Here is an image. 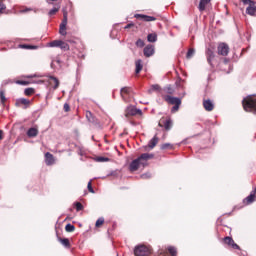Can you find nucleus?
Instances as JSON below:
<instances>
[{
  "label": "nucleus",
  "instance_id": "44",
  "mask_svg": "<svg viewBox=\"0 0 256 256\" xmlns=\"http://www.w3.org/2000/svg\"><path fill=\"white\" fill-rule=\"evenodd\" d=\"M170 145H171V144H168V143L163 144L162 147H161V149H167V147H170Z\"/></svg>",
  "mask_w": 256,
  "mask_h": 256
},
{
  "label": "nucleus",
  "instance_id": "30",
  "mask_svg": "<svg viewBox=\"0 0 256 256\" xmlns=\"http://www.w3.org/2000/svg\"><path fill=\"white\" fill-rule=\"evenodd\" d=\"M60 243H61L64 247H69V239H67V238L60 239Z\"/></svg>",
  "mask_w": 256,
  "mask_h": 256
},
{
  "label": "nucleus",
  "instance_id": "35",
  "mask_svg": "<svg viewBox=\"0 0 256 256\" xmlns=\"http://www.w3.org/2000/svg\"><path fill=\"white\" fill-rule=\"evenodd\" d=\"M193 55H195V50L190 49L187 53V59H191V57H193Z\"/></svg>",
  "mask_w": 256,
  "mask_h": 256
},
{
  "label": "nucleus",
  "instance_id": "40",
  "mask_svg": "<svg viewBox=\"0 0 256 256\" xmlns=\"http://www.w3.org/2000/svg\"><path fill=\"white\" fill-rule=\"evenodd\" d=\"M59 11V8H53L52 10L49 11V15H55Z\"/></svg>",
  "mask_w": 256,
  "mask_h": 256
},
{
  "label": "nucleus",
  "instance_id": "46",
  "mask_svg": "<svg viewBox=\"0 0 256 256\" xmlns=\"http://www.w3.org/2000/svg\"><path fill=\"white\" fill-rule=\"evenodd\" d=\"M35 77H37V75L26 76L27 79H33V78H35Z\"/></svg>",
  "mask_w": 256,
  "mask_h": 256
},
{
  "label": "nucleus",
  "instance_id": "13",
  "mask_svg": "<svg viewBox=\"0 0 256 256\" xmlns=\"http://www.w3.org/2000/svg\"><path fill=\"white\" fill-rule=\"evenodd\" d=\"M224 243H226V245H230L233 249H239V245H237L231 237L224 238Z\"/></svg>",
  "mask_w": 256,
  "mask_h": 256
},
{
  "label": "nucleus",
  "instance_id": "12",
  "mask_svg": "<svg viewBox=\"0 0 256 256\" xmlns=\"http://www.w3.org/2000/svg\"><path fill=\"white\" fill-rule=\"evenodd\" d=\"M256 197V188L251 192V194L244 200L245 205H250V203H253L255 201Z\"/></svg>",
  "mask_w": 256,
  "mask_h": 256
},
{
  "label": "nucleus",
  "instance_id": "52",
  "mask_svg": "<svg viewBox=\"0 0 256 256\" xmlns=\"http://www.w3.org/2000/svg\"><path fill=\"white\" fill-rule=\"evenodd\" d=\"M51 1H57V0H51Z\"/></svg>",
  "mask_w": 256,
  "mask_h": 256
},
{
  "label": "nucleus",
  "instance_id": "33",
  "mask_svg": "<svg viewBox=\"0 0 256 256\" xmlns=\"http://www.w3.org/2000/svg\"><path fill=\"white\" fill-rule=\"evenodd\" d=\"M103 223H105V219L99 218V219L96 221V227H101V225H103Z\"/></svg>",
  "mask_w": 256,
  "mask_h": 256
},
{
  "label": "nucleus",
  "instance_id": "37",
  "mask_svg": "<svg viewBox=\"0 0 256 256\" xmlns=\"http://www.w3.org/2000/svg\"><path fill=\"white\" fill-rule=\"evenodd\" d=\"M136 45L137 47H144L145 42H143V40L140 39V40H137Z\"/></svg>",
  "mask_w": 256,
  "mask_h": 256
},
{
  "label": "nucleus",
  "instance_id": "50",
  "mask_svg": "<svg viewBox=\"0 0 256 256\" xmlns=\"http://www.w3.org/2000/svg\"><path fill=\"white\" fill-rule=\"evenodd\" d=\"M129 27H131V24L127 25V26L125 27V29H129Z\"/></svg>",
  "mask_w": 256,
  "mask_h": 256
},
{
  "label": "nucleus",
  "instance_id": "11",
  "mask_svg": "<svg viewBox=\"0 0 256 256\" xmlns=\"http://www.w3.org/2000/svg\"><path fill=\"white\" fill-rule=\"evenodd\" d=\"M155 54V48L151 45H148L144 48L145 57H151Z\"/></svg>",
  "mask_w": 256,
  "mask_h": 256
},
{
  "label": "nucleus",
  "instance_id": "7",
  "mask_svg": "<svg viewBox=\"0 0 256 256\" xmlns=\"http://www.w3.org/2000/svg\"><path fill=\"white\" fill-rule=\"evenodd\" d=\"M159 143V138L157 136H154L148 143V145L145 147V151H149L153 149L157 144Z\"/></svg>",
  "mask_w": 256,
  "mask_h": 256
},
{
  "label": "nucleus",
  "instance_id": "39",
  "mask_svg": "<svg viewBox=\"0 0 256 256\" xmlns=\"http://www.w3.org/2000/svg\"><path fill=\"white\" fill-rule=\"evenodd\" d=\"M76 211H81L83 209V205L79 202H77L76 204Z\"/></svg>",
  "mask_w": 256,
  "mask_h": 256
},
{
  "label": "nucleus",
  "instance_id": "3",
  "mask_svg": "<svg viewBox=\"0 0 256 256\" xmlns=\"http://www.w3.org/2000/svg\"><path fill=\"white\" fill-rule=\"evenodd\" d=\"M150 253H151V250L147 246H144V245L137 246L134 249L135 256H147Z\"/></svg>",
  "mask_w": 256,
  "mask_h": 256
},
{
  "label": "nucleus",
  "instance_id": "45",
  "mask_svg": "<svg viewBox=\"0 0 256 256\" xmlns=\"http://www.w3.org/2000/svg\"><path fill=\"white\" fill-rule=\"evenodd\" d=\"M69 109H70L69 104H64V110L69 111Z\"/></svg>",
  "mask_w": 256,
  "mask_h": 256
},
{
  "label": "nucleus",
  "instance_id": "22",
  "mask_svg": "<svg viewBox=\"0 0 256 256\" xmlns=\"http://www.w3.org/2000/svg\"><path fill=\"white\" fill-rule=\"evenodd\" d=\"M61 40H54L47 44V47H60Z\"/></svg>",
  "mask_w": 256,
  "mask_h": 256
},
{
  "label": "nucleus",
  "instance_id": "9",
  "mask_svg": "<svg viewBox=\"0 0 256 256\" xmlns=\"http://www.w3.org/2000/svg\"><path fill=\"white\" fill-rule=\"evenodd\" d=\"M218 53L219 55H228L229 54V46H227V44H220L218 46Z\"/></svg>",
  "mask_w": 256,
  "mask_h": 256
},
{
  "label": "nucleus",
  "instance_id": "38",
  "mask_svg": "<svg viewBox=\"0 0 256 256\" xmlns=\"http://www.w3.org/2000/svg\"><path fill=\"white\" fill-rule=\"evenodd\" d=\"M21 49H37L36 46H26V45H20Z\"/></svg>",
  "mask_w": 256,
  "mask_h": 256
},
{
  "label": "nucleus",
  "instance_id": "10",
  "mask_svg": "<svg viewBox=\"0 0 256 256\" xmlns=\"http://www.w3.org/2000/svg\"><path fill=\"white\" fill-rule=\"evenodd\" d=\"M165 101H167V103H170V105H181V99L172 96H166Z\"/></svg>",
  "mask_w": 256,
  "mask_h": 256
},
{
  "label": "nucleus",
  "instance_id": "51",
  "mask_svg": "<svg viewBox=\"0 0 256 256\" xmlns=\"http://www.w3.org/2000/svg\"><path fill=\"white\" fill-rule=\"evenodd\" d=\"M159 256H165V254H160Z\"/></svg>",
  "mask_w": 256,
  "mask_h": 256
},
{
  "label": "nucleus",
  "instance_id": "27",
  "mask_svg": "<svg viewBox=\"0 0 256 256\" xmlns=\"http://www.w3.org/2000/svg\"><path fill=\"white\" fill-rule=\"evenodd\" d=\"M59 47H60V49H64V51H67L69 49V44L60 40V46Z\"/></svg>",
  "mask_w": 256,
  "mask_h": 256
},
{
  "label": "nucleus",
  "instance_id": "34",
  "mask_svg": "<svg viewBox=\"0 0 256 256\" xmlns=\"http://www.w3.org/2000/svg\"><path fill=\"white\" fill-rule=\"evenodd\" d=\"M0 99L2 104L7 101V98H5V93L3 91H0Z\"/></svg>",
  "mask_w": 256,
  "mask_h": 256
},
{
  "label": "nucleus",
  "instance_id": "15",
  "mask_svg": "<svg viewBox=\"0 0 256 256\" xmlns=\"http://www.w3.org/2000/svg\"><path fill=\"white\" fill-rule=\"evenodd\" d=\"M204 108L206 109V111H213V102H211V100H205L203 103Z\"/></svg>",
  "mask_w": 256,
  "mask_h": 256
},
{
  "label": "nucleus",
  "instance_id": "1",
  "mask_svg": "<svg viewBox=\"0 0 256 256\" xmlns=\"http://www.w3.org/2000/svg\"><path fill=\"white\" fill-rule=\"evenodd\" d=\"M242 105L244 111H248L250 113H256V95H249L243 99Z\"/></svg>",
  "mask_w": 256,
  "mask_h": 256
},
{
  "label": "nucleus",
  "instance_id": "48",
  "mask_svg": "<svg viewBox=\"0 0 256 256\" xmlns=\"http://www.w3.org/2000/svg\"><path fill=\"white\" fill-rule=\"evenodd\" d=\"M3 139V131L0 130V141Z\"/></svg>",
  "mask_w": 256,
  "mask_h": 256
},
{
  "label": "nucleus",
  "instance_id": "16",
  "mask_svg": "<svg viewBox=\"0 0 256 256\" xmlns=\"http://www.w3.org/2000/svg\"><path fill=\"white\" fill-rule=\"evenodd\" d=\"M209 3H211V0H201L199 3V11H205V8Z\"/></svg>",
  "mask_w": 256,
  "mask_h": 256
},
{
  "label": "nucleus",
  "instance_id": "31",
  "mask_svg": "<svg viewBox=\"0 0 256 256\" xmlns=\"http://www.w3.org/2000/svg\"><path fill=\"white\" fill-rule=\"evenodd\" d=\"M148 91L149 93H152V91H159V85L157 84L152 85Z\"/></svg>",
  "mask_w": 256,
  "mask_h": 256
},
{
  "label": "nucleus",
  "instance_id": "14",
  "mask_svg": "<svg viewBox=\"0 0 256 256\" xmlns=\"http://www.w3.org/2000/svg\"><path fill=\"white\" fill-rule=\"evenodd\" d=\"M45 161L46 165H53V163H55V158H53V155L51 153H46Z\"/></svg>",
  "mask_w": 256,
  "mask_h": 256
},
{
  "label": "nucleus",
  "instance_id": "4",
  "mask_svg": "<svg viewBox=\"0 0 256 256\" xmlns=\"http://www.w3.org/2000/svg\"><path fill=\"white\" fill-rule=\"evenodd\" d=\"M247 5H249L246 8L247 15H251V17H256V5H255V2H252L250 0V2L247 3Z\"/></svg>",
  "mask_w": 256,
  "mask_h": 256
},
{
  "label": "nucleus",
  "instance_id": "41",
  "mask_svg": "<svg viewBox=\"0 0 256 256\" xmlns=\"http://www.w3.org/2000/svg\"><path fill=\"white\" fill-rule=\"evenodd\" d=\"M3 11H5V4L0 0V13H3Z\"/></svg>",
  "mask_w": 256,
  "mask_h": 256
},
{
  "label": "nucleus",
  "instance_id": "8",
  "mask_svg": "<svg viewBox=\"0 0 256 256\" xmlns=\"http://www.w3.org/2000/svg\"><path fill=\"white\" fill-rule=\"evenodd\" d=\"M135 18L142 19V21H146V22L157 21V18H155L153 16L143 15V14H136Z\"/></svg>",
  "mask_w": 256,
  "mask_h": 256
},
{
  "label": "nucleus",
  "instance_id": "2",
  "mask_svg": "<svg viewBox=\"0 0 256 256\" xmlns=\"http://www.w3.org/2000/svg\"><path fill=\"white\" fill-rule=\"evenodd\" d=\"M151 155L144 153L142 154L138 159L133 160L130 164V171H137V169H139V167H141V165L143 167H145V165H147V161H149V159H151Z\"/></svg>",
  "mask_w": 256,
  "mask_h": 256
},
{
  "label": "nucleus",
  "instance_id": "32",
  "mask_svg": "<svg viewBox=\"0 0 256 256\" xmlns=\"http://www.w3.org/2000/svg\"><path fill=\"white\" fill-rule=\"evenodd\" d=\"M168 251H169V253H170L172 256H176V255H177V250H176L174 247H169V248H168Z\"/></svg>",
  "mask_w": 256,
  "mask_h": 256
},
{
  "label": "nucleus",
  "instance_id": "17",
  "mask_svg": "<svg viewBox=\"0 0 256 256\" xmlns=\"http://www.w3.org/2000/svg\"><path fill=\"white\" fill-rule=\"evenodd\" d=\"M17 85H31V83H43V81H27V80H18L16 81Z\"/></svg>",
  "mask_w": 256,
  "mask_h": 256
},
{
  "label": "nucleus",
  "instance_id": "6",
  "mask_svg": "<svg viewBox=\"0 0 256 256\" xmlns=\"http://www.w3.org/2000/svg\"><path fill=\"white\" fill-rule=\"evenodd\" d=\"M129 115H141V110H139L133 106H129L126 109V117H129Z\"/></svg>",
  "mask_w": 256,
  "mask_h": 256
},
{
  "label": "nucleus",
  "instance_id": "28",
  "mask_svg": "<svg viewBox=\"0 0 256 256\" xmlns=\"http://www.w3.org/2000/svg\"><path fill=\"white\" fill-rule=\"evenodd\" d=\"M33 93H35V89H33V88H26L24 90V94L27 96L33 95Z\"/></svg>",
  "mask_w": 256,
  "mask_h": 256
},
{
  "label": "nucleus",
  "instance_id": "36",
  "mask_svg": "<svg viewBox=\"0 0 256 256\" xmlns=\"http://www.w3.org/2000/svg\"><path fill=\"white\" fill-rule=\"evenodd\" d=\"M181 104H174L173 108H172V113H177V111H179V106Z\"/></svg>",
  "mask_w": 256,
  "mask_h": 256
},
{
  "label": "nucleus",
  "instance_id": "43",
  "mask_svg": "<svg viewBox=\"0 0 256 256\" xmlns=\"http://www.w3.org/2000/svg\"><path fill=\"white\" fill-rule=\"evenodd\" d=\"M88 191H90V193H95L93 187H91V180L88 182Z\"/></svg>",
  "mask_w": 256,
  "mask_h": 256
},
{
  "label": "nucleus",
  "instance_id": "24",
  "mask_svg": "<svg viewBox=\"0 0 256 256\" xmlns=\"http://www.w3.org/2000/svg\"><path fill=\"white\" fill-rule=\"evenodd\" d=\"M143 69V64L141 63V60L136 61V73H141V70Z\"/></svg>",
  "mask_w": 256,
  "mask_h": 256
},
{
  "label": "nucleus",
  "instance_id": "20",
  "mask_svg": "<svg viewBox=\"0 0 256 256\" xmlns=\"http://www.w3.org/2000/svg\"><path fill=\"white\" fill-rule=\"evenodd\" d=\"M49 81L50 85H54V89H57V87H59V80H57V78L50 77Z\"/></svg>",
  "mask_w": 256,
  "mask_h": 256
},
{
  "label": "nucleus",
  "instance_id": "49",
  "mask_svg": "<svg viewBox=\"0 0 256 256\" xmlns=\"http://www.w3.org/2000/svg\"><path fill=\"white\" fill-rule=\"evenodd\" d=\"M91 116V112H87L86 117H90Z\"/></svg>",
  "mask_w": 256,
  "mask_h": 256
},
{
  "label": "nucleus",
  "instance_id": "47",
  "mask_svg": "<svg viewBox=\"0 0 256 256\" xmlns=\"http://www.w3.org/2000/svg\"><path fill=\"white\" fill-rule=\"evenodd\" d=\"M242 2L244 3V5H247V3H250V0H242Z\"/></svg>",
  "mask_w": 256,
  "mask_h": 256
},
{
  "label": "nucleus",
  "instance_id": "23",
  "mask_svg": "<svg viewBox=\"0 0 256 256\" xmlns=\"http://www.w3.org/2000/svg\"><path fill=\"white\" fill-rule=\"evenodd\" d=\"M208 63H211L213 61V57H215V54H213V51L207 50L206 52Z\"/></svg>",
  "mask_w": 256,
  "mask_h": 256
},
{
  "label": "nucleus",
  "instance_id": "29",
  "mask_svg": "<svg viewBox=\"0 0 256 256\" xmlns=\"http://www.w3.org/2000/svg\"><path fill=\"white\" fill-rule=\"evenodd\" d=\"M95 161H97L98 163H105V162L109 161V158H107V157H96Z\"/></svg>",
  "mask_w": 256,
  "mask_h": 256
},
{
  "label": "nucleus",
  "instance_id": "21",
  "mask_svg": "<svg viewBox=\"0 0 256 256\" xmlns=\"http://www.w3.org/2000/svg\"><path fill=\"white\" fill-rule=\"evenodd\" d=\"M147 39L149 43H155V41H157V34L156 33L149 34Z\"/></svg>",
  "mask_w": 256,
  "mask_h": 256
},
{
  "label": "nucleus",
  "instance_id": "19",
  "mask_svg": "<svg viewBox=\"0 0 256 256\" xmlns=\"http://www.w3.org/2000/svg\"><path fill=\"white\" fill-rule=\"evenodd\" d=\"M29 103H30V101L25 98H19L16 100L17 107H19L21 105H29Z\"/></svg>",
  "mask_w": 256,
  "mask_h": 256
},
{
  "label": "nucleus",
  "instance_id": "5",
  "mask_svg": "<svg viewBox=\"0 0 256 256\" xmlns=\"http://www.w3.org/2000/svg\"><path fill=\"white\" fill-rule=\"evenodd\" d=\"M60 35H67V12L64 11V20L60 24V30H59Z\"/></svg>",
  "mask_w": 256,
  "mask_h": 256
},
{
  "label": "nucleus",
  "instance_id": "42",
  "mask_svg": "<svg viewBox=\"0 0 256 256\" xmlns=\"http://www.w3.org/2000/svg\"><path fill=\"white\" fill-rule=\"evenodd\" d=\"M124 93H129V88L125 87L121 89V95L123 97Z\"/></svg>",
  "mask_w": 256,
  "mask_h": 256
},
{
  "label": "nucleus",
  "instance_id": "18",
  "mask_svg": "<svg viewBox=\"0 0 256 256\" xmlns=\"http://www.w3.org/2000/svg\"><path fill=\"white\" fill-rule=\"evenodd\" d=\"M39 130L37 128H30L27 132L28 137H37Z\"/></svg>",
  "mask_w": 256,
  "mask_h": 256
},
{
  "label": "nucleus",
  "instance_id": "26",
  "mask_svg": "<svg viewBox=\"0 0 256 256\" xmlns=\"http://www.w3.org/2000/svg\"><path fill=\"white\" fill-rule=\"evenodd\" d=\"M65 230L67 231V233H73V231H75V226L72 224H67L65 226Z\"/></svg>",
  "mask_w": 256,
  "mask_h": 256
},
{
  "label": "nucleus",
  "instance_id": "25",
  "mask_svg": "<svg viewBox=\"0 0 256 256\" xmlns=\"http://www.w3.org/2000/svg\"><path fill=\"white\" fill-rule=\"evenodd\" d=\"M164 127L166 129V131H169V129H171V127H173V122L171 120H166L164 123Z\"/></svg>",
  "mask_w": 256,
  "mask_h": 256
}]
</instances>
